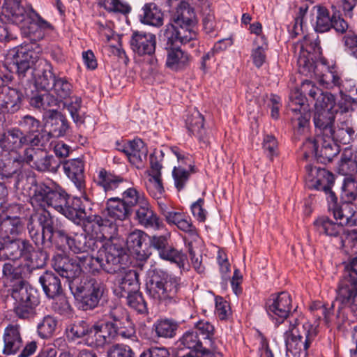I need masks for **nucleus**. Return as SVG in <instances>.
I'll return each mask as SVG.
<instances>
[{"instance_id": "nucleus-32", "label": "nucleus", "mask_w": 357, "mask_h": 357, "mask_svg": "<svg viewBox=\"0 0 357 357\" xmlns=\"http://www.w3.org/2000/svg\"><path fill=\"white\" fill-rule=\"evenodd\" d=\"M66 238L64 243L67 244L75 254L89 253L98 248L96 238L85 233H75L73 236H69L68 234Z\"/></svg>"}, {"instance_id": "nucleus-51", "label": "nucleus", "mask_w": 357, "mask_h": 357, "mask_svg": "<svg viewBox=\"0 0 357 357\" xmlns=\"http://www.w3.org/2000/svg\"><path fill=\"white\" fill-rule=\"evenodd\" d=\"M92 324L84 319L74 321L66 328L68 337L73 341L82 339L85 342Z\"/></svg>"}, {"instance_id": "nucleus-49", "label": "nucleus", "mask_w": 357, "mask_h": 357, "mask_svg": "<svg viewBox=\"0 0 357 357\" xmlns=\"http://www.w3.org/2000/svg\"><path fill=\"white\" fill-rule=\"evenodd\" d=\"M314 225L320 234L328 236L337 237L343 231V227L340 222L336 223L326 216L317 219L314 222Z\"/></svg>"}, {"instance_id": "nucleus-16", "label": "nucleus", "mask_w": 357, "mask_h": 357, "mask_svg": "<svg viewBox=\"0 0 357 357\" xmlns=\"http://www.w3.org/2000/svg\"><path fill=\"white\" fill-rule=\"evenodd\" d=\"M169 238V234L150 236L149 249L156 250L162 259L176 264L180 268L184 269L187 255L171 245Z\"/></svg>"}, {"instance_id": "nucleus-3", "label": "nucleus", "mask_w": 357, "mask_h": 357, "mask_svg": "<svg viewBox=\"0 0 357 357\" xmlns=\"http://www.w3.org/2000/svg\"><path fill=\"white\" fill-rule=\"evenodd\" d=\"M27 230L34 245L43 249L53 245L61 246L65 239H67L68 231L64 225L46 210L36 212L30 216Z\"/></svg>"}, {"instance_id": "nucleus-47", "label": "nucleus", "mask_w": 357, "mask_h": 357, "mask_svg": "<svg viewBox=\"0 0 357 357\" xmlns=\"http://www.w3.org/2000/svg\"><path fill=\"white\" fill-rule=\"evenodd\" d=\"M28 99L29 105L39 111H49V109H51L50 107L56 105L57 102L55 97L50 93L49 91H45V93L38 91L32 93Z\"/></svg>"}, {"instance_id": "nucleus-23", "label": "nucleus", "mask_w": 357, "mask_h": 357, "mask_svg": "<svg viewBox=\"0 0 357 357\" xmlns=\"http://www.w3.org/2000/svg\"><path fill=\"white\" fill-rule=\"evenodd\" d=\"M130 47L139 56H152L155 52L156 36L144 31H133L130 40Z\"/></svg>"}, {"instance_id": "nucleus-12", "label": "nucleus", "mask_w": 357, "mask_h": 357, "mask_svg": "<svg viewBox=\"0 0 357 357\" xmlns=\"http://www.w3.org/2000/svg\"><path fill=\"white\" fill-rule=\"evenodd\" d=\"M67 192L59 184L51 179L40 181L33 188L31 196V204L33 207H40L45 210L47 207H52L56 211L62 208L66 204L65 197Z\"/></svg>"}, {"instance_id": "nucleus-45", "label": "nucleus", "mask_w": 357, "mask_h": 357, "mask_svg": "<svg viewBox=\"0 0 357 357\" xmlns=\"http://www.w3.org/2000/svg\"><path fill=\"white\" fill-rule=\"evenodd\" d=\"M12 183L15 188L26 190L32 187L36 188L39 182L37 181L36 175L31 169L18 168Z\"/></svg>"}, {"instance_id": "nucleus-13", "label": "nucleus", "mask_w": 357, "mask_h": 357, "mask_svg": "<svg viewBox=\"0 0 357 357\" xmlns=\"http://www.w3.org/2000/svg\"><path fill=\"white\" fill-rule=\"evenodd\" d=\"M322 49L317 35H306L300 43V52L297 59L298 70L306 77L317 76V63L321 59Z\"/></svg>"}, {"instance_id": "nucleus-41", "label": "nucleus", "mask_w": 357, "mask_h": 357, "mask_svg": "<svg viewBox=\"0 0 357 357\" xmlns=\"http://www.w3.org/2000/svg\"><path fill=\"white\" fill-rule=\"evenodd\" d=\"M338 112L326 110H314L313 122L317 135L326 137L331 135V130L334 126L335 114Z\"/></svg>"}, {"instance_id": "nucleus-21", "label": "nucleus", "mask_w": 357, "mask_h": 357, "mask_svg": "<svg viewBox=\"0 0 357 357\" xmlns=\"http://www.w3.org/2000/svg\"><path fill=\"white\" fill-rule=\"evenodd\" d=\"M52 266L61 277L67 280L70 289V284L75 279L83 278L81 275V268L77 257L73 259L66 255L57 254L52 258Z\"/></svg>"}, {"instance_id": "nucleus-9", "label": "nucleus", "mask_w": 357, "mask_h": 357, "mask_svg": "<svg viewBox=\"0 0 357 357\" xmlns=\"http://www.w3.org/2000/svg\"><path fill=\"white\" fill-rule=\"evenodd\" d=\"M8 294H10L14 300L13 311L17 318L31 321L36 317L40 300L36 289L24 280H20L8 289Z\"/></svg>"}, {"instance_id": "nucleus-60", "label": "nucleus", "mask_w": 357, "mask_h": 357, "mask_svg": "<svg viewBox=\"0 0 357 357\" xmlns=\"http://www.w3.org/2000/svg\"><path fill=\"white\" fill-rule=\"evenodd\" d=\"M332 17H330L328 10L322 6L317 7V15L314 30L318 33L329 31L332 27Z\"/></svg>"}, {"instance_id": "nucleus-24", "label": "nucleus", "mask_w": 357, "mask_h": 357, "mask_svg": "<svg viewBox=\"0 0 357 357\" xmlns=\"http://www.w3.org/2000/svg\"><path fill=\"white\" fill-rule=\"evenodd\" d=\"M185 127L190 135L195 136L201 147H206L209 144V133L204 127V119L196 109L188 111L185 118Z\"/></svg>"}, {"instance_id": "nucleus-1", "label": "nucleus", "mask_w": 357, "mask_h": 357, "mask_svg": "<svg viewBox=\"0 0 357 357\" xmlns=\"http://www.w3.org/2000/svg\"><path fill=\"white\" fill-rule=\"evenodd\" d=\"M15 66L22 84L33 79L36 88L45 91L51 90L58 77L53 72L52 65L46 59L39 58L29 47L17 51Z\"/></svg>"}, {"instance_id": "nucleus-57", "label": "nucleus", "mask_w": 357, "mask_h": 357, "mask_svg": "<svg viewBox=\"0 0 357 357\" xmlns=\"http://www.w3.org/2000/svg\"><path fill=\"white\" fill-rule=\"evenodd\" d=\"M153 327L158 337L171 338L176 335L178 325L173 320L163 319L158 321Z\"/></svg>"}, {"instance_id": "nucleus-8", "label": "nucleus", "mask_w": 357, "mask_h": 357, "mask_svg": "<svg viewBox=\"0 0 357 357\" xmlns=\"http://www.w3.org/2000/svg\"><path fill=\"white\" fill-rule=\"evenodd\" d=\"M317 333V327L303 317L290 321L289 328L284 334L287 355L296 356L306 352Z\"/></svg>"}, {"instance_id": "nucleus-29", "label": "nucleus", "mask_w": 357, "mask_h": 357, "mask_svg": "<svg viewBox=\"0 0 357 357\" xmlns=\"http://www.w3.org/2000/svg\"><path fill=\"white\" fill-rule=\"evenodd\" d=\"M171 24L186 31V32H197L195 30L196 16L194 9L186 2H181L172 15Z\"/></svg>"}, {"instance_id": "nucleus-2", "label": "nucleus", "mask_w": 357, "mask_h": 357, "mask_svg": "<svg viewBox=\"0 0 357 357\" xmlns=\"http://www.w3.org/2000/svg\"><path fill=\"white\" fill-rule=\"evenodd\" d=\"M2 14L17 25L22 36L33 44L45 37V31L54 29V26L33 8L22 6L20 0H4Z\"/></svg>"}, {"instance_id": "nucleus-11", "label": "nucleus", "mask_w": 357, "mask_h": 357, "mask_svg": "<svg viewBox=\"0 0 357 357\" xmlns=\"http://www.w3.org/2000/svg\"><path fill=\"white\" fill-rule=\"evenodd\" d=\"M118 227L111 236H106L101 233L102 238L107 241L99 249L98 253L102 256L105 261V272L109 274H115L127 268L129 263V255L126 248L125 241L114 236L117 234Z\"/></svg>"}, {"instance_id": "nucleus-62", "label": "nucleus", "mask_w": 357, "mask_h": 357, "mask_svg": "<svg viewBox=\"0 0 357 357\" xmlns=\"http://www.w3.org/2000/svg\"><path fill=\"white\" fill-rule=\"evenodd\" d=\"M255 43L257 47L252 50V58L255 66L257 68H260L266 61V51L268 49V44L264 37L255 40Z\"/></svg>"}, {"instance_id": "nucleus-33", "label": "nucleus", "mask_w": 357, "mask_h": 357, "mask_svg": "<svg viewBox=\"0 0 357 357\" xmlns=\"http://www.w3.org/2000/svg\"><path fill=\"white\" fill-rule=\"evenodd\" d=\"M23 94L8 86L0 87V109L3 112L13 114L22 107Z\"/></svg>"}, {"instance_id": "nucleus-48", "label": "nucleus", "mask_w": 357, "mask_h": 357, "mask_svg": "<svg viewBox=\"0 0 357 357\" xmlns=\"http://www.w3.org/2000/svg\"><path fill=\"white\" fill-rule=\"evenodd\" d=\"M338 171L346 176H354L357 173V150L354 153L350 149L343 151L339 162Z\"/></svg>"}, {"instance_id": "nucleus-22", "label": "nucleus", "mask_w": 357, "mask_h": 357, "mask_svg": "<svg viewBox=\"0 0 357 357\" xmlns=\"http://www.w3.org/2000/svg\"><path fill=\"white\" fill-rule=\"evenodd\" d=\"M114 293L119 298H126L139 291L140 283L139 273L136 270L126 268L116 273Z\"/></svg>"}, {"instance_id": "nucleus-36", "label": "nucleus", "mask_w": 357, "mask_h": 357, "mask_svg": "<svg viewBox=\"0 0 357 357\" xmlns=\"http://www.w3.org/2000/svg\"><path fill=\"white\" fill-rule=\"evenodd\" d=\"M64 173L81 191L85 188L84 165L80 158L61 161Z\"/></svg>"}, {"instance_id": "nucleus-4", "label": "nucleus", "mask_w": 357, "mask_h": 357, "mask_svg": "<svg viewBox=\"0 0 357 357\" xmlns=\"http://www.w3.org/2000/svg\"><path fill=\"white\" fill-rule=\"evenodd\" d=\"M66 204H62L61 209L56 211L77 225L87 222L97 226L100 233L106 236H111L116 231V225L107 218L95 213L91 202L86 198L82 200L79 197H70L67 193L65 197Z\"/></svg>"}, {"instance_id": "nucleus-53", "label": "nucleus", "mask_w": 357, "mask_h": 357, "mask_svg": "<svg viewBox=\"0 0 357 357\" xmlns=\"http://www.w3.org/2000/svg\"><path fill=\"white\" fill-rule=\"evenodd\" d=\"M18 248L17 238L0 241V261L19 260Z\"/></svg>"}, {"instance_id": "nucleus-7", "label": "nucleus", "mask_w": 357, "mask_h": 357, "mask_svg": "<svg viewBox=\"0 0 357 357\" xmlns=\"http://www.w3.org/2000/svg\"><path fill=\"white\" fill-rule=\"evenodd\" d=\"M70 290L79 308L83 311L96 308L107 293V286L102 281L88 277L75 279L70 284Z\"/></svg>"}, {"instance_id": "nucleus-59", "label": "nucleus", "mask_w": 357, "mask_h": 357, "mask_svg": "<svg viewBox=\"0 0 357 357\" xmlns=\"http://www.w3.org/2000/svg\"><path fill=\"white\" fill-rule=\"evenodd\" d=\"M51 90H53L58 98L66 99L70 97L73 92V84L66 77L58 75V77L54 80Z\"/></svg>"}, {"instance_id": "nucleus-64", "label": "nucleus", "mask_w": 357, "mask_h": 357, "mask_svg": "<svg viewBox=\"0 0 357 357\" xmlns=\"http://www.w3.org/2000/svg\"><path fill=\"white\" fill-rule=\"evenodd\" d=\"M341 243L347 252L357 255V229H347L344 231Z\"/></svg>"}, {"instance_id": "nucleus-14", "label": "nucleus", "mask_w": 357, "mask_h": 357, "mask_svg": "<svg viewBox=\"0 0 357 357\" xmlns=\"http://www.w3.org/2000/svg\"><path fill=\"white\" fill-rule=\"evenodd\" d=\"M46 146L26 147L23 151L22 160L39 172L56 173L61 161L46 151Z\"/></svg>"}, {"instance_id": "nucleus-6", "label": "nucleus", "mask_w": 357, "mask_h": 357, "mask_svg": "<svg viewBox=\"0 0 357 357\" xmlns=\"http://www.w3.org/2000/svg\"><path fill=\"white\" fill-rule=\"evenodd\" d=\"M95 183L98 187L103 190L105 196L107 194L112 195V192L116 191H123L120 199L132 212H133L135 207L138 208L142 204H144V202L147 200L144 195L136 188H126L128 184L127 179L105 169L100 170L97 178L95 179Z\"/></svg>"}, {"instance_id": "nucleus-37", "label": "nucleus", "mask_w": 357, "mask_h": 357, "mask_svg": "<svg viewBox=\"0 0 357 357\" xmlns=\"http://www.w3.org/2000/svg\"><path fill=\"white\" fill-rule=\"evenodd\" d=\"M135 219L145 228L160 229L164 227L162 220L152 210L148 200L135 209Z\"/></svg>"}, {"instance_id": "nucleus-50", "label": "nucleus", "mask_w": 357, "mask_h": 357, "mask_svg": "<svg viewBox=\"0 0 357 357\" xmlns=\"http://www.w3.org/2000/svg\"><path fill=\"white\" fill-rule=\"evenodd\" d=\"M127 157L132 164L138 165L146 159L148 150L142 139H135L129 141Z\"/></svg>"}, {"instance_id": "nucleus-63", "label": "nucleus", "mask_w": 357, "mask_h": 357, "mask_svg": "<svg viewBox=\"0 0 357 357\" xmlns=\"http://www.w3.org/2000/svg\"><path fill=\"white\" fill-rule=\"evenodd\" d=\"M316 110H326L338 112L336 108V99L333 94L330 92H322L314 104Z\"/></svg>"}, {"instance_id": "nucleus-58", "label": "nucleus", "mask_w": 357, "mask_h": 357, "mask_svg": "<svg viewBox=\"0 0 357 357\" xmlns=\"http://www.w3.org/2000/svg\"><path fill=\"white\" fill-rule=\"evenodd\" d=\"M73 121L79 127L84 124L85 112L82 110V98L77 96L73 97L70 102L65 103Z\"/></svg>"}, {"instance_id": "nucleus-20", "label": "nucleus", "mask_w": 357, "mask_h": 357, "mask_svg": "<svg viewBox=\"0 0 357 357\" xmlns=\"http://www.w3.org/2000/svg\"><path fill=\"white\" fill-rule=\"evenodd\" d=\"M291 298L286 291L272 294L266 301L268 314L278 324L282 323L290 313Z\"/></svg>"}, {"instance_id": "nucleus-35", "label": "nucleus", "mask_w": 357, "mask_h": 357, "mask_svg": "<svg viewBox=\"0 0 357 357\" xmlns=\"http://www.w3.org/2000/svg\"><path fill=\"white\" fill-rule=\"evenodd\" d=\"M104 218L112 221L115 225L116 221H123L128 219L132 212L120 199V197H110L107 200L106 207L103 212Z\"/></svg>"}, {"instance_id": "nucleus-28", "label": "nucleus", "mask_w": 357, "mask_h": 357, "mask_svg": "<svg viewBox=\"0 0 357 357\" xmlns=\"http://www.w3.org/2000/svg\"><path fill=\"white\" fill-rule=\"evenodd\" d=\"M150 236L142 230L135 229L130 232L126 238L125 244L127 248L133 252L140 260L149 257L151 252L149 250Z\"/></svg>"}, {"instance_id": "nucleus-31", "label": "nucleus", "mask_w": 357, "mask_h": 357, "mask_svg": "<svg viewBox=\"0 0 357 357\" xmlns=\"http://www.w3.org/2000/svg\"><path fill=\"white\" fill-rule=\"evenodd\" d=\"M3 340V354L10 356L17 354L23 346L21 326L18 324H9L4 329Z\"/></svg>"}, {"instance_id": "nucleus-27", "label": "nucleus", "mask_w": 357, "mask_h": 357, "mask_svg": "<svg viewBox=\"0 0 357 357\" xmlns=\"http://www.w3.org/2000/svg\"><path fill=\"white\" fill-rule=\"evenodd\" d=\"M179 348L190 350L187 357H214L195 331H187L179 339Z\"/></svg>"}, {"instance_id": "nucleus-54", "label": "nucleus", "mask_w": 357, "mask_h": 357, "mask_svg": "<svg viewBox=\"0 0 357 357\" xmlns=\"http://www.w3.org/2000/svg\"><path fill=\"white\" fill-rule=\"evenodd\" d=\"M341 190L342 202L353 203L357 199V179L352 176H345Z\"/></svg>"}, {"instance_id": "nucleus-46", "label": "nucleus", "mask_w": 357, "mask_h": 357, "mask_svg": "<svg viewBox=\"0 0 357 357\" xmlns=\"http://www.w3.org/2000/svg\"><path fill=\"white\" fill-rule=\"evenodd\" d=\"M79 265L81 268V273L86 271L87 273L95 275L103 270L105 272V261L102 256L98 253L97 257H93L89 254L82 257H77Z\"/></svg>"}, {"instance_id": "nucleus-44", "label": "nucleus", "mask_w": 357, "mask_h": 357, "mask_svg": "<svg viewBox=\"0 0 357 357\" xmlns=\"http://www.w3.org/2000/svg\"><path fill=\"white\" fill-rule=\"evenodd\" d=\"M195 329L198 337L202 336L201 340L204 342V347L214 355L215 353L219 354L214 341V326L208 321L201 320L195 324Z\"/></svg>"}, {"instance_id": "nucleus-19", "label": "nucleus", "mask_w": 357, "mask_h": 357, "mask_svg": "<svg viewBox=\"0 0 357 357\" xmlns=\"http://www.w3.org/2000/svg\"><path fill=\"white\" fill-rule=\"evenodd\" d=\"M161 33L160 37L165 50L178 47V42L183 45L190 43V47H195L197 43V32H186L183 28L179 29L170 22L161 30Z\"/></svg>"}, {"instance_id": "nucleus-39", "label": "nucleus", "mask_w": 357, "mask_h": 357, "mask_svg": "<svg viewBox=\"0 0 357 357\" xmlns=\"http://www.w3.org/2000/svg\"><path fill=\"white\" fill-rule=\"evenodd\" d=\"M167 57L165 66L174 72L186 69L191 62L190 55L183 51L179 46L166 50Z\"/></svg>"}, {"instance_id": "nucleus-40", "label": "nucleus", "mask_w": 357, "mask_h": 357, "mask_svg": "<svg viewBox=\"0 0 357 357\" xmlns=\"http://www.w3.org/2000/svg\"><path fill=\"white\" fill-rule=\"evenodd\" d=\"M138 17L139 22L145 25L158 28L164 23V13L154 2L146 3Z\"/></svg>"}, {"instance_id": "nucleus-38", "label": "nucleus", "mask_w": 357, "mask_h": 357, "mask_svg": "<svg viewBox=\"0 0 357 357\" xmlns=\"http://www.w3.org/2000/svg\"><path fill=\"white\" fill-rule=\"evenodd\" d=\"M47 124L50 127L47 131L48 143L52 137L64 136L69 129V123L66 117L56 109H49Z\"/></svg>"}, {"instance_id": "nucleus-43", "label": "nucleus", "mask_w": 357, "mask_h": 357, "mask_svg": "<svg viewBox=\"0 0 357 357\" xmlns=\"http://www.w3.org/2000/svg\"><path fill=\"white\" fill-rule=\"evenodd\" d=\"M24 229V224L20 217L7 215L0 224V241L18 238Z\"/></svg>"}, {"instance_id": "nucleus-26", "label": "nucleus", "mask_w": 357, "mask_h": 357, "mask_svg": "<svg viewBox=\"0 0 357 357\" xmlns=\"http://www.w3.org/2000/svg\"><path fill=\"white\" fill-rule=\"evenodd\" d=\"M24 146L29 147V144L20 128H8L0 134V147L3 151L17 153Z\"/></svg>"}, {"instance_id": "nucleus-34", "label": "nucleus", "mask_w": 357, "mask_h": 357, "mask_svg": "<svg viewBox=\"0 0 357 357\" xmlns=\"http://www.w3.org/2000/svg\"><path fill=\"white\" fill-rule=\"evenodd\" d=\"M111 336L113 334L109 333V331L105 328L104 324L97 321L92 324L84 344L91 348L103 349L110 342Z\"/></svg>"}, {"instance_id": "nucleus-30", "label": "nucleus", "mask_w": 357, "mask_h": 357, "mask_svg": "<svg viewBox=\"0 0 357 357\" xmlns=\"http://www.w3.org/2000/svg\"><path fill=\"white\" fill-rule=\"evenodd\" d=\"M326 138L331 139L337 144H349L353 142L355 138V130L352 126L351 116L346 115L339 119L337 127L332 128L331 135H327Z\"/></svg>"}, {"instance_id": "nucleus-25", "label": "nucleus", "mask_w": 357, "mask_h": 357, "mask_svg": "<svg viewBox=\"0 0 357 357\" xmlns=\"http://www.w3.org/2000/svg\"><path fill=\"white\" fill-rule=\"evenodd\" d=\"M305 169L306 183L309 188L322 190L325 187H333L334 185V174L325 168L308 165Z\"/></svg>"}, {"instance_id": "nucleus-55", "label": "nucleus", "mask_w": 357, "mask_h": 357, "mask_svg": "<svg viewBox=\"0 0 357 357\" xmlns=\"http://www.w3.org/2000/svg\"><path fill=\"white\" fill-rule=\"evenodd\" d=\"M57 320L52 316L46 315L37 325V334L43 340L51 338L56 328Z\"/></svg>"}, {"instance_id": "nucleus-61", "label": "nucleus", "mask_w": 357, "mask_h": 357, "mask_svg": "<svg viewBox=\"0 0 357 357\" xmlns=\"http://www.w3.org/2000/svg\"><path fill=\"white\" fill-rule=\"evenodd\" d=\"M196 172L195 166L190 165V170H186L182 167H174L172 171V176L174 180L175 187L178 191L183 190L192 173Z\"/></svg>"}, {"instance_id": "nucleus-56", "label": "nucleus", "mask_w": 357, "mask_h": 357, "mask_svg": "<svg viewBox=\"0 0 357 357\" xmlns=\"http://www.w3.org/2000/svg\"><path fill=\"white\" fill-rule=\"evenodd\" d=\"M340 146L335 142L331 143L324 139L321 147L319 149L317 159L321 163L330 162L340 152Z\"/></svg>"}, {"instance_id": "nucleus-17", "label": "nucleus", "mask_w": 357, "mask_h": 357, "mask_svg": "<svg viewBox=\"0 0 357 357\" xmlns=\"http://www.w3.org/2000/svg\"><path fill=\"white\" fill-rule=\"evenodd\" d=\"M24 136L26 137L29 146H46L48 144L47 130L40 128V121L35 117L26 115L18 122Z\"/></svg>"}, {"instance_id": "nucleus-10", "label": "nucleus", "mask_w": 357, "mask_h": 357, "mask_svg": "<svg viewBox=\"0 0 357 357\" xmlns=\"http://www.w3.org/2000/svg\"><path fill=\"white\" fill-rule=\"evenodd\" d=\"M338 304V311L349 307L357 316V257H354L345 266V272L336 289V297L332 303Z\"/></svg>"}, {"instance_id": "nucleus-5", "label": "nucleus", "mask_w": 357, "mask_h": 357, "mask_svg": "<svg viewBox=\"0 0 357 357\" xmlns=\"http://www.w3.org/2000/svg\"><path fill=\"white\" fill-rule=\"evenodd\" d=\"M181 287L180 278L161 269L152 271L146 283L147 294L165 305L176 304L181 300Z\"/></svg>"}, {"instance_id": "nucleus-52", "label": "nucleus", "mask_w": 357, "mask_h": 357, "mask_svg": "<svg viewBox=\"0 0 357 357\" xmlns=\"http://www.w3.org/2000/svg\"><path fill=\"white\" fill-rule=\"evenodd\" d=\"M313 84L311 81L305 79L302 82L300 91H296L291 95L289 106L292 112H296L297 111H301V109H302L305 104V100H307L306 97L308 92L307 91L310 90Z\"/></svg>"}, {"instance_id": "nucleus-42", "label": "nucleus", "mask_w": 357, "mask_h": 357, "mask_svg": "<svg viewBox=\"0 0 357 357\" xmlns=\"http://www.w3.org/2000/svg\"><path fill=\"white\" fill-rule=\"evenodd\" d=\"M42 289L49 298H54L63 294V287L61 280L56 273L51 271H45L38 279Z\"/></svg>"}, {"instance_id": "nucleus-15", "label": "nucleus", "mask_w": 357, "mask_h": 357, "mask_svg": "<svg viewBox=\"0 0 357 357\" xmlns=\"http://www.w3.org/2000/svg\"><path fill=\"white\" fill-rule=\"evenodd\" d=\"M102 323L113 336L117 335L123 338H130L135 331L128 313L121 307H112L104 314Z\"/></svg>"}, {"instance_id": "nucleus-18", "label": "nucleus", "mask_w": 357, "mask_h": 357, "mask_svg": "<svg viewBox=\"0 0 357 357\" xmlns=\"http://www.w3.org/2000/svg\"><path fill=\"white\" fill-rule=\"evenodd\" d=\"M17 243L19 247V259H24L26 261L24 264L36 269L45 266L48 255L43 248L34 246L29 240L22 238H17Z\"/></svg>"}]
</instances>
